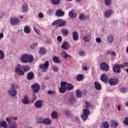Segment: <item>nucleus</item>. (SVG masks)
Masks as SVG:
<instances>
[{
	"label": "nucleus",
	"mask_w": 128,
	"mask_h": 128,
	"mask_svg": "<svg viewBox=\"0 0 128 128\" xmlns=\"http://www.w3.org/2000/svg\"><path fill=\"white\" fill-rule=\"evenodd\" d=\"M74 90V85L72 84L64 82H60V87L59 88V92L60 94H64L66 90Z\"/></svg>",
	"instance_id": "1"
},
{
	"label": "nucleus",
	"mask_w": 128,
	"mask_h": 128,
	"mask_svg": "<svg viewBox=\"0 0 128 128\" xmlns=\"http://www.w3.org/2000/svg\"><path fill=\"white\" fill-rule=\"evenodd\" d=\"M20 60L23 64H32L34 62V56L31 54H24L21 56Z\"/></svg>",
	"instance_id": "2"
},
{
	"label": "nucleus",
	"mask_w": 128,
	"mask_h": 128,
	"mask_svg": "<svg viewBox=\"0 0 128 128\" xmlns=\"http://www.w3.org/2000/svg\"><path fill=\"white\" fill-rule=\"evenodd\" d=\"M82 38L85 42H90L92 40V34L88 30H84L82 32Z\"/></svg>",
	"instance_id": "3"
},
{
	"label": "nucleus",
	"mask_w": 128,
	"mask_h": 128,
	"mask_svg": "<svg viewBox=\"0 0 128 128\" xmlns=\"http://www.w3.org/2000/svg\"><path fill=\"white\" fill-rule=\"evenodd\" d=\"M18 86L14 84H12L10 85V89L8 90V92L10 96H16L18 94L16 92V88Z\"/></svg>",
	"instance_id": "4"
},
{
	"label": "nucleus",
	"mask_w": 128,
	"mask_h": 128,
	"mask_svg": "<svg viewBox=\"0 0 128 128\" xmlns=\"http://www.w3.org/2000/svg\"><path fill=\"white\" fill-rule=\"evenodd\" d=\"M22 68V66L20 64H17L15 67V72L18 76H24V72Z\"/></svg>",
	"instance_id": "5"
},
{
	"label": "nucleus",
	"mask_w": 128,
	"mask_h": 128,
	"mask_svg": "<svg viewBox=\"0 0 128 128\" xmlns=\"http://www.w3.org/2000/svg\"><path fill=\"white\" fill-rule=\"evenodd\" d=\"M50 66V62L48 61H46L44 64H39V68L42 70V72H46L48 70Z\"/></svg>",
	"instance_id": "6"
},
{
	"label": "nucleus",
	"mask_w": 128,
	"mask_h": 128,
	"mask_svg": "<svg viewBox=\"0 0 128 128\" xmlns=\"http://www.w3.org/2000/svg\"><path fill=\"white\" fill-rule=\"evenodd\" d=\"M66 24V21H64L62 19H60L54 21L52 23V26H60V28H62V26H64Z\"/></svg>",
	"instance_id": "7"
},
{
	"label": "nucleus",
	"mask_w": 128,
	"mask_h": 128,
	"mask_svg": "<svg viewBox=\"0 0 128 128\" xmlns=\"http://www.w3.org/2000/svg\"><path fill=\"white\" fill-rule=\"evenodd\" d=\"M31 88L33 90L34 94H38V92L40 90V86L38 84L35 83L32 85Z\"/></svg>",
	"instance_id": "8"
},
{
	"label": "nucleus",
	"mask_w": 128,
	"mask_h": 128,
	"mask_svg": "<svg viewBox=\"0 0 128 128\" xmlns=\"http://www.w3.org/2000/svg\"><path fill=\"white\" fill-rule=\"evenodd\" d=\"M90 114V110L88 109L83 110V114L81 115V118L83 120H86L88 118V114Z\"/></svg>",
	"instance_id": "9"
},
{
	"label": "nucleus",
	"mask_w": 128,
	"mask_h": 128,
	"mask_svg": "<svg viewBox=\"0 0 128 128\" xmlns=\"http://www.w3.org/2000/svg\"><path fill=\"white\" fill-rule=\"evenodd\" d=\"M114 10L108 9L104 12V18H110L112 16V14H114Z\"/></svg>",
	"instance_id": "10"
},
{
	"label": "nucleus",
	"mask_w": 128,
	"mask_h": 128,
	"mask_svg": "<svg viewBox=\"0 0 128 128\" xmlns=\"http://www.w3.org/2000/svg\"><path fill=\"white\" fill-rule=\"evenodd\" d=\"M6 120L8 124V128H16L17 124L15 122H10V120L8 118V117L6 118Z\"/></svg>",
	"instance_id": "11"
},
{
	"label": "nucleus",
	"mask_w": 128,
	"mask_h": 128,
	"mask_svg": "<svg viewBox=\"0 0 128 128\" xmlns=\"http://www.w3.org/2000/svg\"><path fill=\"white\" fill-rule=\"evenodd\" d=\"M10 23L12 26H18V24H20V20L16 17L11 18Z\"/></svg>",
	"instance_id": "12"
},
{
	"label": "nucleus",
	"mask_w": 128,
	"mask_h": 128,
	"mask_svg": "<svg viewBox=\"0 0 128 128\" xmlns=\"http://www.w3.org/2000/svg\"><path fill=\"white\" fill-rule=\"evenodd\" d=\"M100 68L101 70H105L106 72H108V70L110 69V66L106 62H102L100 65Z\"/></svg>",
	"instance_id": "13"
},
{
	"label": "nucleus",
	"mask_w": 128,
	"mask_h": 128,
	"mask_svg": "<svg viewBox=\"0 0 128 128\" xmlns=\"http://www.w3.org/2000/svg\"><path fill=\"white\" fill-rule=\"evenodd\" d=\"M112 70L113 72H116V74H120L121 72L120 64H114Z\"/></svg>",
	"instance_id": "14"
},
{
	"label": "nucleus",
	"mask_w": 128,
	"mask_h": 128,
	"mask_svg": "<svg viewBox=\"0 0 128 128\" xmlns=\"http://www.w3.org/2000/svg\"><path fill=\"white\" fill-rule=\"evenodd\" d=\"M22 102L23 104H30V100L28 98V95H25L24 97V98L22 100Z\"/></svg>",
	"instance_id": "15"
},
{
	"label": "nucleus",
	"mask_w": 128,
	"mask_h": 128,
	"mask_svg": "<svg viewBox=\"0 0 128 128\" xmlns=\"http://www.w3.org/2000/svg\"><path fill=\"white\" fill-rule=\"evenodd\" d=\"M34 106L35 108H40L42 106V100H36L34 102Z\"/></svg>",
	"instance_id": "16"
},
{
	"label": "nucleus",
	"mask_w": 128,
	"mask_h": 128,
	"mask_svg": "<svg viewBox=\"0 0 128 128\" xmlns=\"http://www.w3.org/2000/svg\"><path fill=\"white\" fill-rule=\"evenodd\" d=\"M114 41V38L112 34L108 35L107 36V42L108 44H112Z\"/></svg>",
	"instance_id": "17"
},
{
	"label": "nucleus",
	"mask_w": 128,
	"mask_h": 128,
	"mask_svg": "<svg viewBox=\"0 0 128 128\" xmlns=\"http://www.w3.org/2000/svg\"><path fill=\"white\" fill-rule=\"evenodd\" d=\"M118 82V80L116 78H111L109 80L110 86H116Z\"/></svg>",
	"instance_id": "18"
},
{
	"label": "nucleus",
	"mask_w": 128,
	"mask_h": 128,
	"mask_svg": "<svg viewBox=\"0 0 128 128\" xmlns=\"http://www.w3.org/2000/svg\"><path fill=\"white\" fill-rule=\"evenodd\" d=\"M61 48L65 50H67L70 48V44L66 42H63L61 46Z\"/></svg>",
	"instance_id": "19"
},
{
	"label": "nucleus",
	"mask_w": 128,
	"mask_h": 128,
	"mask_svg": "<svg viewBox=\"0 0 128 128\" xmlns=\"http://www.w3.org/2000/svg\"><path fill=\"white\" fill-rule=\"evenodd\" d=\"M64 12L62 10L59 9L56 10V16H64Z\"/></svg>",
	"instance_id": "20"
},
{
	"label": "nucleus",
	"mask_w": 128,
	"mask_h": 128,
	"mask_svg": "<svg viewBox=\"0 0 128 128\" xmlns=\"http://www.w3.org/2000/svg\"><path fill=\"white\" fill-rule=\"evenodd\" d=\"M34 74L32 72H28L27 74L26 80H32L34 79Z\"/></svg>",
	"instance_id": "21"
},
{
	"label": "nucleus",
	"mask_w": 128,
	"mask_h": 128,
	"mask_svg": "<svg viewBox=\"0 0 128 128\" xmlns=\"http://www.w3.org/2000/svg\"><path fill=\"white\" fill-rule=\"evenodd\" d=\"M43 124L45 126H50L52 124V120L50 118H45L44 119Z\"/></svg>",
	"instance_id": "22"
},
{
	"label": "nucleus",
	"mask_w": 128,
	"mask_h": 128,
	"mask_svg": "<svg viewBox=\"0 0 128 128\" xmlns=\"http://www.w3.org/2000/svg\"><path fill=\"white\" fill-rule=\"evenodd\" d=\"M78 14L74 10H70L68 13V16L72 18H76Z\"/></svg>",
	"instance_id": "23"
},
{
	"label": "nucleus",
	"mask_w": 128,
	"mask_h": 128,
	"mask_svg": "<svg viewBox=\"0 0 128 128\" xmlns=\"http://www.w3.org/2000/svg\"><path fill=\"white\" fill-rule=\"evenodd\" d=\"M100 80L102 82H108V78L106 74H102L101 75Z\"/></svg>",
	"instance_id": "24"
},
{
	"label": "nucleus",
	"mask_w": 128,
	"mask_h": 128,
	"mask_svg": "<svg viewBox=\"0 0 128 128\" xmlns=\"http://www.w3.org/2000/svg\"><path fill=\"white\" fill-rule=\"evenodd\" d=\"M94 88L96 90H102V85L100 84L98 82H94Z\"/></svg>",
	"instance_id": "25"
},
{
	"label": "nucleus",
	"mask_w": 128,
	"mask_h": 128,
	"mask_svg": "<svg viewBox=\"0 0 128 128\" xmlns=\"http://www.w3.org/2000/svg\"><path fill=\"white\" fill-rule=\"evenodd\" d=\"M72 38L75 41L78 40V34L76 31L72 32Z\"/></svg>",
	"instance_id": "26"
},
{
	"label": "nucleus",
	"mask_w": 128,
	"mask_h": 128,
	"mask_svg": "<svg viewBox=\"0 0 128 128\" xmlns=\"http://www.w3.org/2000/svg\"><path fill=\"white\" fill-rule=\"evenodd\" d=\"M22 10L24 12H27L28 10V4H26V3H24L22 4Z\"/></svg>",
	"instance_id": "27"
},
{
	"label": "nucleus",
	"mask_w": 128,
	"mask_h": 128,
	"mask_svg": "<svg viewBox=\"0 0 128 128\" xmlns=\"http://www.w3.org/2000/svg\"><path fill=\"white\" fill-rule=\"evenodd\" d=\"M22 69L23 70V72H28L30 70V68L28 65H23L22 66Z\"/></svg>",
	"instance_id": "28"
},
{
	"label": "nucleus",
	"mask_w": 128,
	"mask_h": 128,
	"mask_svg": "<svg viewBox=\"0 0 128 128\" xmlns=\"http://www.w3.org/2000/svg\"><path fill=\"white\" fill-rule=\"evenodd\" d=\"M30 32H31L30 26H28L24 27V32L25 34H30Z\"/></svg>",
	"instance_id": "29"
},
{
	"label": "nucleus",
	"mask_w": 128,
	"mask_h": 128,
	"mask_svg": "<svg viewBox=\"0 0 128 128\" xmlns=\"http://www.w3.org/2000/svg\"><path fill=\"white\" fill-rule=\"evenodd\" d=\"M0 126L2 128H8V123H6V122L2 120L0 122Z\"/></svg>",
	"instance_id": "30"
},
{
	"label": "nucleus",
	"mask_w": 128,
	"mask_h": 128,
	"mask_svg": "<svg viewBox=\"0 0 128 128\" xmlns=\"http://www.w3.org/2000/svg\"><path fill=\"white\" fill-rule=\"evenodd\" d=\"M61 32L64 35V36H66L68 34V30L62 28L61 30Z\"/></svg>",
	"instance_id": "31"
},
{
	"label": "nucleus",
	"mask_w": 128,
	"mask_h": 128,
	"mask_svg": "<svg viewBox=\"0 0 128 128\" xmlns=\"http://www.w3.org/2000/svg\"><path fill=\"white\" fill-rule=\"evenodd\" d=\"M79 19L80 20H86V16L84 14L79 15Z\"/></svg>",
	"instance_id": "32"
},
{
	"label": "nucleus",
	"mask_w": 128,
	"mask_h": 128,
	"mask_svg": "<svg viewBox=\"0 0 128 128\" xmlns=\"http://www.w3.org/2000/svg\"><path fill=\"white\" fill-rule=\"evenodd\" d=\"M51 116L52 118H58V112L56 111L52 112L51 114Z\"/></svg>",
	"instance_id": "33"
},
{
	"label": "nucleus",
	"mask_w": 128,
	"mask_h": 128,
	"mask_svg": "<svg viewBox=\"0 0 128 128\" xmlns=\"http://www.w3.org/2000/svg\"><path fill=\"white\" fill-rule=\"evenodd\" d=\"M55 64H60V58L58 57L54 56L52 58Z\"/></svg>",
	"instance_id": "34"
},
{
	"label": "nucleus",
	"mask_w": 128,
	"mask_h": 128,
	"mask_svg": "<svg viewBox=\"0 0 128 128\" xmlns=\"http://www.w3.org/2000/svg\"><path fill=\"white\" fill-rule=\"evenodd\" d=\"M61 56H62V58H64L66 59V58H68V53H66V52L62 51V52H61Z\"/></svg>",
	"instance_id": "35"
},
{
	"label": "nucleus",
	"mask_w": 128,
	"mask_h": 128,
	"mask_svg": "<svg viewBox=\"0 0 128 128\" xmlns=\"http://www.w3.org/2000/svg\"><path fill=\"white\" fill-rule=\"evenodd\" d=\"M46 48H41L39 50V54L42 55L44 54H46Z\"/></svg>",
	"instance_id": "36"
},
{
	"label": "nucleus",
	"mask_w": 128,
	"mask_h": 128,
	"mask_svg": "<svg viewBox=\"0 0 128 128\" xmlns=\"http://www.w3.org/2000/svg\"><path fill=\"white\" fill-rule=\"evenodd\" d=\"M82 80H84V75L82 74H80L76 76V80L78 82H80Z\"/></svg>",
	"instance_id": "37"
},
{
	"label": "nucleus",
	"mask_w": 128,
	"mask_h": 128,
	"mask_svg": "<svg viewBox=\"0 0 128 128\" xmlns=\"http://www.w3.org/2000/svg\"><path fill=\"white\" fill-rule=\"evenodd\" d=\"M110 128V124L107 122H104L102 125L101 128Z\"/></svg>",
	"instance_id": "38"
},
{
	"label": "nucleus",
	"mask_w": 128,
	"mask_h": 128,
	"mask_svg": "<svg viewBox=\"0 0 128 128\" xmlns=\"http://www.w3.org/2000/svg\"><path fill=\"white\" fill-rule=\"evenodd\" d=\"M4 58V52L0 50V60H2Z\"/></svg>",
	"instance_id": "39"
},
{
	"label": "nucleus",
	"mask_w": 128,
	"mask_h": 128,
	"mask_svg": "<svg viewBox=\"0 0 128 128\" xmlns=\"http://www.w3.org/2000/svg\"><path fill=\"white\" fill-rule=\"evenodd\" d=\"M53 4L55 6H58V4H60V0H51Z\"/></svg>",
	"instance_id": "40"
},
{
	"label": "nucleus",
	"mask_w": 128,
	"mask_h": 128,
	"mask_svg": "<svg viewBox=\"0 0 128 128\" xmlns=\"http://www.w3.org/2000/svg\"><path fill=\"white\" fill-rule=\"evenodd\" d=\"M105 4L107 6H112V0H104Z\"/></svg>",
	"instance_id": "41"
},
{
	"label": "nucleus",
	"mask_w": 128,
	"mask_h": 128,
	"mask_svg": "<svg viewBox=\"0 0 128 128\" xmlns=\"http://www.w3.org/2000/svg\"><path fill=\"white\" fill-rule=\"evenodd\" d=\"M76 96L77 98H82V92L80 90H76Z\"/></svg>",
	"instance_id": "42"
},
{
	"label": "nucleus",
	"mask_w": 128,
	"mask_h": 128,
	"mask_svg": "<svg viewBox=\"0 0 128 128\" xmlns=\"http://www.w3.org/2000/svg\"><path fill=\"white\" fill-rule=\"evenodd\" d=\"M118 124L116 121H112L111 122V126H114V128H116Z\"/></svg>",
	"instance_id": "43"
},
{
	"label": "nucleus",
	"mask_w": 128,
	"mask_h": 128,
	"mask_svg": "<svg viewBox=\"0 0 128 128\" xmlns=\"http://www.w3.org/2000/svg\"><path fill=\"white\" fill-rule=\"evenodd\" d=\"M36 46H38V42H34L30 46V48L32 50H34Z\"/></svg>",
	"instance_id": "44"
},
{
	"label": "nucleus",
	"mask_w": 128,
	"mask_h": 128,
	"mask_svg": "<svg viewBox=\"0 0 128 128\" xmlns=\"http://www.w3.org/2000/svg\"><path fill=\"white\" fill-rule=\"evenodd\" d=\"M120 92L122 94H124V92H128V89L124 87H122V88L120 89Z\"/></svg>",
	"instance_id": "45"
},
{
	"label": "nucleus",
	"mask_w": 128,
	"mask_h": 128,
	"mask_svg": "<svg viewBox=\"0 0 128 128\" xmlns=\"http://www.w3.org/2000/svg\"><path fill=\"white\" fill-rule=\"evenodd\" d=\"M37 122H38V124H44V118H38Z\"/></svg>",
	"instance_id": "46"
},
{
	"label": "nucleus",
	"mask_w": 128,
	"mask_h": 128,
	"mask_svg": "<svg viewBox=\"0 0 128 128\" xmlns=\"http://www.w3.org/2000/svg\"><path fill=\"white\" fill-rule=\"evenodd\" d=\"M64 114L68 118V116L70 115V111L66 110L64 111Z\"/></svg>",
	"instance_id": "47"
},
{
	"label": "nucleus",
	"mask_w": 128,
	"mask_h": 128,
	"mask_svg": "<svg viewBox=\"0 0 128 128\" xmlns=\"http://www.w3.org/2000/svg\"><path fill=\"white\" fill-rule=\"evenodd\" d=\"M52 68L54 72H58V68L56 66H52Z\"/></svg>",
	"instance_id": "48"
},
{
	"label": "nucleus",
	"mask_w": 128,
	"mask_h": 128,
	"mask_svg": "<svg viewBox=\"0 0 128 128\" xmlns=\"http://www.w3.org/2000/svg\"><path fill=\"white\" fill-rule=\"evenodd\" d=\"M8 118L10 120V122H13L12 120H18V117H14L13 116H10V118Z\"/></svg>",
	"instance_id": "49"
},
{
	"label": "nucleus",
	"mask_w": 128,
	"mask_h": 128,
	"mask_svg": "<svg viewBox=\"0 0 128 128\" xmlns=\"http://www.w3.org/2000/svg\"><path fill=\"white\" fill-rule=\"evenodd\" d=\"M36 96L35 94H32V98L31 100L32 102H34V100H36Z\"/></svg>",
	"instance_id": "50"
},
{
	"label": "nucleus",
	"mask_w": 128,
	"mask_h": 128,
	"mask_svg": "<svg viewBox=\"0 0 128 128\" xmlns=\"http://www.w3.org/2000/svg\"><path fill=\"white\" fill-rule=\"evenodd\" d=\"M57 40L58 42H62V37L60 36H57Z\"/></svg>",
	"instance_id": "51"
},
{
	"label": "nucleus",
	"mask_w": 128,
	"mask_h": 128,
	"mask_svg": "<svg viewBox=\"0 0 128 128\" xmlns=\"http://www.w3.org/2000/svg\"><path fill=\"white\" fill-rule=\"evenodd\" d=\"M34 30L35 32H36L38 34H40V30H38V28L34 27Z\"/></svg>",
	"instance_id": "52"
},
{
	"label": "nucleus",
	"mask_w": 128,
	"mask_h": 128,
	"mask_svg": "<svg viewBox=\"0 0 128 128\" xmlns=\"http://www.w3.org/2000/svg\"><path fill=\"white\" fill-rule=\"evenodd\" d=\"M48 94H56V92L54 90H48Z\"/></svg>",
	"instance_id": "53"
},
{
	"label": "nucleus",
	"mask_w": 128,
	"mask_h": 128,
	"mask_svg": "<svg viewBox=\"0 0 128 128\" xmlns=\"http://www.w3.org/2000/svg\"><path fill=\"white\" fill-rule=\"evenodd\" d=\"M124 124L128 126V117H126L124 121Z\"/></svg>",
	"instance_id": "54"
},
{
	"label": "nucleus",
	"mask_w": 128,
	"mask_h": 128,
	"mask_svg": "<svg viewBox=\"0 0 128 128\" xmlns=\"http://www.w3.org/2000/svg\"><path fill=\"white\" fill-rule=\"evenodd\" d=\"M84 50H80L79 52V55L80 56H84Z\"/></svg>",
	"instance_id": "55"
},
{
	"label": "nucleus",
	"mask_w": 128,
	"mask_h": 128,
	"mask_svg": "<svg viewBox=\"0 0 128 128\" xmlns=\"http://www.w3.org/2000/svg\"><path fill=\"white\" fill-rule=\"evenodd\" d=\"M52 14V9H49L47 11V14L48 16H50V14Z\"/></svg>",
	"instance_id": "56"
},
{
	"label": "nucleus",
	"mask_w": 128,
	"mask_h": 128,
	"mask_svg": "<svg viewBox=\"0 0 128 128\" xmlns=\"http://www.w3.org/2000/svg\"><path fill=\"white\" fill-rule=\"evenodd\" d=\"M96 42L97 44H100V42H102V39L100 38H96Z\"/></svg>",
	"instance_id": "57"
},
{
	"label": "nucleus",
	"mask_w": 128,
	"mask_h": 128,
	"mask_svg": "<svg viewBox=\"0 0 128 128\" xmlns=\"http://www.w3.org/2000/svg\"><path fill=\"white\" fill-rule=\"evenodd\" d=\"M44 14H42V12H40L38 14V18H44Z\"/></svg>",
	"instance_id": "58"
},
{
	"label": "nucleus",
	"mask_w": 128,
	"mask_h": 128,
	"mask_svg": "<svg viewBox=\"0 0 128 128\" xmlns=\"http://www.w3.org/2000/svg\"><path fill=\"white\" fill-rule=\"evenodd\" d=\"M85 104L86 108H90V102L88 101H86L85 102Z\"/></svg>",
	"instance_id": "59"
},
{
	"label": "nucleus",
	"mask_w": 128,
	"mask_h": 128,
	"mask_svg": "<svg viewBox=\"0 0 128 128\" xmlns=\"http://www.w3.org/2000/svg\"><path fill=\"white\" fill-rule=\"evenodd\" d=\"M111 54L113 56H116V52H114V51H112Z\"/></svg>",
	"instance_id": "60"
},
{
	"label": "nucleus",
	"mask_w": 128,
	"mask_h": 128,
	"mask_svg": "<svg viewBox=\"0 0 128 128\" xmlns=\"http://www.w3.org/2000/svg\"><path fill=\"white\" fill-rule=\"evenodd\" d=\"M119 66H120V68H125L124 64H119Z\"/></svg>",
	"instance_id": "61"
},
{
	"label": "nucleus",
	"mask_w": 128,
	"mask_h": 128,
	"mask_svg": "<svg viewBox=\"0 0 128 128\" xmlns=\"http://www.w3.org/2000/svg\"><path fill=\"white\" fill-rule=\"evenodd\" d=\"M124 66L125 68H128V62H124Z\"/></svg>",
	"instance_id": "62"
},
{
	"label": "nucleus",
	"mask_w": 128,
	"mask_h": 128,
	"mask_svg": "<svg viewBox=\"0 0 128 128\" xmlns=\"http://www.w3.org/2000/svg\"><path fill=\"white\" fill-rule=\"evenodd\" d=\"M120 108H122L120 105H118L117 106L118 110L119 112H120Z\"/></svg>",
	"instance_id": "63"
},
{
	"label": "nucleus",
	"mask_w": 128,
	"mask_h": 128,
	"mask_svg": "<svg viewBox=\"0 0 128 128\" xmlns=\"http://www.w3.org/2000/svg\"><path fill=\"white\" fill-rule=\"evenodd\" d=\"M124 106H128V102H124Z\"/></svg>",
	"instance_id": "64"
}]
</instances>
